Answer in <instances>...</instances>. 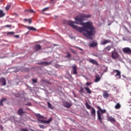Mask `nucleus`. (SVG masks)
Masks as SVG:
<instances>
[{"label": "nucleus", "mask_w": 131, "mask_h": 131, "mask_svg": "<svg viewBox=\"0 0 131 131\" xmlns=\"http://www.w3.org/2000/svg\"><path fill=\"white\" fill-rule=\"evenodd\" d=\"M72 71H73V74H74V75H77V66L76 65L74 64L72 67Z\"/></svg>", "instance_id": "8"}, {"label": "nucleus", "mask_w": 131, "mask_h": 131, "mask_svg": "<svg viewBox=\"0 0 131 131\" xmlns=\"http://www.w3.org/2000/svg\"><path fill=\"white\" fill-rule=\"evenodd\" d=\"M4 27H7V28H10L12 27V26L11 25H7L6 26H4Z\"/></svg>", "instance_id": "35"}, {"label": "nucleus", "mask_w": 131, "mask_h": 131, "mask_svg": "<svg viewBox=\"0 0 131 131\" xmlns=\"http://www.w3.org/2000/svg\"><path fill=\"white\" fill-rule=\"evenodd\" d=\"M14 33H14L13 32H8L7 33V34H8V35H10V34H14Z\"/></svg>", "instance_id": "36"}, {"label": "nucleus", "mask_w": 131, "mask_h": 131, "mask_svg": "<svg viewBox=\"0 0 131 131\" xmlns=\"http://www.w3.org/2000/svg\"><path fill=\"white\" fill-rule=\"evenodd\" d=\"M14 37H16V38H19V37H20V36H19V35H16L14 36Z\"/></svg>", "instance_id": "39"}, {"label": "nucleus", "mask_w": 131, "mask_h": 131, "mask_svg": "<svg viewBox=\"0 0 131 131\" xmlns=\"http://www.w3.org/2000/svg\"><path fill=\"white\" fill-rule=\"evenodd\" d=\"M96 108L97 109H98V110L97 111V119H98L100 123H102L103 122L102 120L104 119V114L106 113V112H107V111L105 109L102 110L100 106H97Z\"/></svg>", "instance_id": "2"}, {"label": "nucleus", "mask_w": 131, "mask_h": 131, "mask_svg": "<svg viewBox=\"0 0 131 131\" xmlns=\"http://www.w3.org/2000/svg\"><path fill=\"white\" fill-rule=\"evenodd\" d=\"M32 22V21H31V19H30L29 21V24H31Z\"/></svg>", "instance_id": "42"}, {"label": "nucleus", "mask_w": 131, "mask_h": 131, "mask_svg": "<svg viewBox=\"0 0 131 131\" xmlns=\"http://www.w3.org/2000/svg\"><path fill=\"white\" fill-rule=\"evenodd\" d=\"M32 80L33 83H36V82H37V80L36 79H32Z\"/></svg>", "instance_id": "31"}, {"label": "nucleus", "mask_w": 131, "mask_h": 131, "mask_svg": "<svg viewBox=\"0 0 131 131\" xmlns=\"http://www.w3.org/2000/svg\"><path fill=\"white\" fill-rule=\"evenodd\" d=\"M96 78L95 80V82H98V81H100L101 80V77H100V76L99 75H97L95 76Z\"/></svg>", "instance_id": "20"}, {"label": "nucleus", "mask_w": 131, "mask_h": 131, "mask_svg": "<svg viewBox=\"0 0 131 131\" xmlns=\"http://www.w3.org/2000/svg\"><path fill=\"white\" fill-rule=\"evenodd\" d=\"M52 62L53 61H41L38 63V64L44 65V66H49V65H51V64H52Z\"/></svg>", "instance_id": "7"}, {"label": "nucleus", "mask_w": 131, "mask_h": 131, "mask_svg": "<svg viewBox=\"0 0 131 131\" xmlns=\"http://www.w3.org/2000/svg\"><path fill=\"white\" fill-rule=\"evenodd\" d=\"M24 113H25V112L23 111V108H19L17 111V114L18 115H20L21 116H22L23 114H24Z\"/></svg>", "instance_id": "14"}, {"label": "nucleus", "mask_w": 131, "mask_h": 131, "mask_svg": "<svg viewBox=\"0 0 131 131\" xmlns=\"http://www.w3.org/2000/svg\"><path fill=\"white\" fill-rule=\"evenodd\" d=\"M4 101H7V98H2L0 101V106H4Z\"/></svg>", "instance_id": "23"}, {"label": "nucleus", "mask_w": 131, "mask_h": 131, "mask_svg": "<svg viewBox=\"0 0 131 131\" xmlns=\"http://www.w3.org/2000/svg\"><path fill=\"white\" fill-rule=\"evenodd\" d=\"M130 3H131V0H130Z\"/></svg>", "instance_id": "46"}, {"label": "nucleus", "mask_w": 131, "mask_h": 131, "mask_svg": "<svg viewBox=\"0 0 131 131\" xmlns=\"http://www.w3.org/2000/svg\"><path fill=\"white\" fill-rule=\"evenodd\" d=\"M91 15L82 14L75 18V20L77 21V22L75 23L76 24L82 25L83 26V27H77L74 25L75 23L71 20H69L68 24L69 26L72 27L73 29H75V30L79 32H81L85 36L89 38V39H93V37H92L96 34V28L93 27V23L90 21L82 23L85 18H91ZM78 22H79V23H78Z\"/></svg>", "instance_id": "1"}, {"label": "nucleus", "mask_w": 131, "mask_h": 131, "mask_svg": "<svg viewBox=\"0 0 131 131\" xmlns=\"http://www.w3.org/2000/svg\"><path fill=\"white\" fill-rule=\"evenodd\" d=\"M67 58H70L71 57V54L69 52H68V55L66 56Z\"/></svg>", "instance_id": "33"}, {"label": "nucleus", "mask_w": 131, "mask_h": 131, "mask_svg": "<svg viewBox=\"0 0 131 131\" xmlns=\"http://www.w3.org/2000/svg\"><path fill=\"white\" fill-rule=\"evenodd\" d=\"M24 20L25 22H26V21H28V19H26V18H25V19H24Z\"/></svg>", "instance_id": "43"}, {"label": "nucleus", "mask_w": 131, "mask_h": 131, "mask_svg": "<svg viewBox=\"0 0 131 131\" xmlns=\"http://www.w3.org/2000/svg\"><path fill=\"white\" fill-rule=\"evenodd\" d=\"M36 117L38 119V121L40 122H43L44 123H50L53 120V118H50L48 120L45 121L41 119H43V116H41L39 114H38L36 115Z\"/></svg>", "instance_id": "3"}, {"label": "nucleus", "mask_w": 131, "mask_h": 131, "mask_svg": "<svg viewBox=\"0 0 131 131\" xmlns=\"http://www.w3.org/2000/svg\"><path fill=\"white\" fill-rule=\"evenodd\" d=\"M111 42L110 40L103 39L102 41H101L100 45L101 46H104L105 45H107V43H109Z\"/></svg>", "instance_id": "9"}, {"label": "nucleus", "mask_w": 131, "mask_h": 131, "mask_svg": "<svg viewBox=\"0 0 131 131\" xmlns=\"http://www.w3.org/2000/svg\"><path fill=\"white\" fill-rule=\"evenodd\" d=\"M103 97L104 99H107V98H109V94L107 93V91H104L103 94Z\"/></svg>", "instance_id": "19"}, {"label": "nucleus", "mask_w": 131, "mask_h": 131, "mask_svg": "<svg viewBox=\"0 0 131 131\" xmlns=\"http://www.w3.org/2000/svg\"><path fill=\"white\" fill-rule=\"evenodd\" d=\"M121 107V105L119 103H117V104L115 105V109H119Z\"/></svg>", "instance_id": "25"}, {"label": "nucleus", "mask_w": 131, "mask_h": 131, "mask_svg": "<svg viewBox=\"0 0 131 131\" xmlns=\"http://www.w3.org/2000/svg\"><path fill=\"white\" fill-rule=\"evenodd\" d=\"M6 14L4 13V11L0 10V18H3V17H5Z\"/></svg>", "instance_id": "21"}, {"label": "nucleus", "mask_w": 131, "mask_h": 131, "mask_svg": "<svg viewBox=\"0 0 131 131\" xmlns=\"http://www.w3.org/2000/svg\"><path fill=\"white\" fill-rule=\"evenodd\" d=\"M84 90H85L87 94H89L90 95H91V94H92V91L91 90V89H90V88H89L88 86H86L84 88Z\"/></svg>", "instance_id": "18"}, {"label": "nucleus", "mask_w": 131, "mask_h": 131, "mask_svg": "<svg viewBox=\"0 0 131 131\" xmlns=\"http://www.w3.org/2000/svg\"><path fill=\"white\" fill-rule=\"evenodd\" d=\"M0 82L2 84V85H6L7 82H6V79L5 78H0Z\"/></svg>", "instance_id": "13"}, {"label": "nucleus", "mask_w": 131, "mask_h": 131, "mask_svg": "<svg viewBox=\"0 0 131 131\" xmlns=\"http://www.w3.org/2000/svg\"><path fill=\"white\" fill-rule=\"evenodd\" d=\"M10 8H11V5H8V6H6V10L7 11H8Z\"/></svg>", "instance_id": "34"}, {"label": "nucleus", "mask_w": 131, "mask_h": 131, "mask_svg": "<svg viewBox=\"0 0 131 131\" xmlns=\"http://www.w3.org/2000/svg\"><path fill=\"white\" fill-rule=\"evenodd\" d=\"M107 121L111 122H116V120L113 117H109L107 119Z\"/></svg>", "instance_id": "17"}, {"label": "nucleus", "mask_w": 131, "mask_h": 131, "mask_svg": "<svg viewBox=\"0 0 131 131\" xmlns=\"http://www.w3.org/2000/svg\"><path fill=\"white\" fill-rule=\"evenodd\" d=\"M81 54H83V52H81Z\"/></svg>", "instance_id": "44"}, {"label": "nucleus", "mask_w": 131, "mask_h": 131, "mask_svg": "<svg viewBox=\"0 0 131 131\" xmlns=\"http://www.w3.org/2000/svg\"><path fill=\"white\" fill-rule=\"evenodd\" d=\"M27 29H29L30 30H32L33 31H36V29H35L33 27L27 26Z\"/></svg>", "instance_id": "22"}, {"label": "nucleus", "mask_w": 131, "mask_h": 131, "mask_svg": "<svg viewBox=\"0 0 131 131\" xmlns=\"http://www.w3.org/2000/svg\"><path fill=\"white\" fill-rule=\"evenodd\" d=\"M112 49V46L109 45L107 46L106 47H105L104 49L103 50V52H106V51H109L110 50Z\"/></svg>", "instance_id": "16"}, {"label": "nucleus", "mask_w": 131, "mask_h": 131, "mask_svg": "<svg viewBox=\"0 0 131 131\" xmlns=\"http://www.w3.org/2000/svg\"><path fill=\"white\" fill-rule=\"evenodd\" d=\"M117 73L115 76L116 77H117L118 79H120L121 78V73H120V71L118 70H114L113 72L112 73V74L113 75H114V73Z\"/></svg>", "instance_id": "4"}, {"label": "nucleus", "mask_w": 131, "mask_h": 131, "mask_svg": "<svg viewBox=\"0 0 131 131\" xmlns=\"http://www.w3.org/2000/svg\"><path fill=\"white\" fill-rule=\"evenodd\" d=\"M83 92H84V90H83V88L82 87V88H81V89L80 90V92L81 93H83Z\"/></svg>", "instance_id": "37"}, {"label": "nucleus", "mask_w": 131, "mask_h": 131, "mask_svg": "<svg viewBox=\"0 0 131 131\" xmlns=\"http://www.w3.org/2000/svg\"><path fill=\"white\" fill-rule=\"evenodd\" d=\"M124 54H127L128 55H131V49L128 47H126L122 50Z\"/></svg>", "instance_id": "6"}, {"label": "nucleus", "mask_w": 131, "mask_h": 131, "mask_svg": "<svg viewBox=\"0 0 131 131\" xmlns=\"http://www.w3.org/2000/svg\"><path fill=\"white\" fill-rule=\"evenodd\" d=\"M89 46L90 48H95V47H98V43L96 41H93L90 43Z\"/></svg>", "instance_id": "12"}, {"label": "nucleus", "mask_w": 131, "mask_h": 131, "mask_svg": "<svg viewBox=\"0 0 131 131\" xmlns=\"http://www.w3.org/2000/svg\"><path fill=\"white\" fill-rule=\"evenodd\" d=\"M34 49L36 52H37V51H40V50H41V46L39 45H36L34 46Z\"/></svg>", "instance_id": "11"}, {"label": "nucleus", "mask_w": 131, "mask_h": 131, "mask_svg": "<svg viewBox=\"0 0 131 131\" xmlns=\"http://www.w3.org/2000/svg\"><path fill=\"white\" fill-rule=\"evenodd\" d=\"M111 57L113 59H118L119 58V54H118V53L116 51H113L112 52Z\"/></svg>", "instance_id": "5"}, {"label": "nucleus", "mask_w": 131, "mask_h": 131, "mask_svg": "<svg viewBox=\"0 0 131 131\" xmlns=\"http://www.w3.org/2000/svg\"><path fill=\"white\" fill-rule=\"evenodd\" d=\"M91 84H93V83L92 82H87L86 83V85H87L88 86H90V85H91Z\"/></svg>", "instance_id": "32"}, {"label": "nucleus", "mask_w": 131, "mask_h": 131, "mask_svg": "<svg viewBox=\"0 0 131 131\" xmlns=\"http://www.w3.org/2000/svg\"><path fill=\"white\" fill-rule=\"evenodd\" d=\"M78 50H79V51H83V50L79 47H78Z\"/></svg>", "instance_id": "41"}, {"label": "nucleus", "mask_w": 131, "mask_h": 131, "mask_svg": "<svg viewBox=\"0 0 131 131\" xmlns=\"http://www.w3.org/2000/svg\"><path fill=\"white\" fill-rule=\"evenodd\" d=\"M90 63H91V64H93V65H96V66H99V63H98V61L95 59H90L89 60Z\"/></svg>", "instance_id": "10"}, {"label": "nucleus", "mask_w": 131, "mask_h": 131, "mask_svg": "<svg viewBox=\"0 0 131 131\" xmlns=\"http://www.w3.org/2000/svg\"><path fill=\"white\" fill-rule=\"evenodd\" d=\"M48 106L50 109H53V106H52V104L49 102H47Z\"/></svg>", "instance_id": "26"}, {"label": "nucleus", "mask_w": 131, "mask_h": 131, "mask_svg": "<svg viewBox=\"0 0 131 131\" xmlns=\"http://www.w3.org/2000/svg\"><path fill=\"white\" fill-rule=\"evenodd\" d=\"M26 105L27 106H31V103L29 102L27 104H26Z\"/></svg>", "instance_id": "38"}, {"label": "nucleus", "mask_w": 131, "mask_h": 131, "mask_svg": "<svg viewBox=\"0 0 131 131\" xmlns=\"http://www.w3.org/2000/svg\"><path fill=\"white\" fill-rule=\"evenodd\" d=\"M25 11H28V12H29L30 13H35V12H34V11H33L32 9H28Z\"/></svg>", "instance_id": "28"}, {"label": "nucleus", "mask_w": 131, "mask_h": 131, "mask_svg": "<svg viewBox=\"0 0 131 131\" xmlns=\"http://www.w3.org/2000/svg\"><path fill=\"white\" fill-rule=\"evenodd\" d=\"M72 53H73V54H76V51H74V50H72Z\"/></svg>", "instance_id": "40"}, {"label": "nucleus", "mask_w": 131, "mask_h": 131, "mask_svg": "<svg viewBox=\"0 0 131 131\" xmlns=\"http://www.w3.org/2000/svg\"><path fill=\"white\" fill-rule=\"evenodd\" d=\"M85 105L87 109H91L92 108V106H91L88 102H86Z\"/></svg>", "instance_id": "27"}, {"label": "nucleus", "mask_w": 131, "mask_h": 131, "mask_svg": "<svg viewBox=\"0 0 131 131\" xmlns=\"http://www.w3.org/2000/svg\"><path fill=\"white\" fill-rule=\"evenodd\" d=\"M38 126L40 127V128H42L43 129L46 128V127L43 125L39 124Z\"/></svg>", "instance_id": "29"}, {"label": "nucleus", "mask_w": 131, "mask_h": 131, "mask_svg": "<svg viewBox=\"0 0 131 131\" xmlns=\"http://www.w3.org/2000/svg\"><path fill=\"white\" fill-rule=\"evenodd\" d=\"M64 106L66 107V108H70V107H71V104L68 102H66L64 103Z\"/></svg>", "instance_id": "24"}, {"label": "nucleus", "mask_w": 131, "mask_h": 131, "mask_svg": "<svg viewBox=\"0 0 131 131\" xmlns=\"http://www.w3.org/2000/svg\"><path fill=\"white\" fill-rule=\"evenodd\" d=\"M49 10V7H46L42 9V12H47Z\"/></svg>", "instance_id": "30"}, {"label": "nucleus", "mask_w": 131, "mask_h": 131, "mask_svg": "<svg viewBox=\"0 0 131 131\" xmlns=\"http://www.w3.org/2000/svg\"><path fill=\"white\" fill-rule=\"evenodd\" d=\"M100 2H102V0H99Z\"/></svg>", "instance_id": "45"}, {"label": "nucleus", "mask_w": 131, "mask_h": 131, "mask_svg": "<svg viewBox=\"0 0 131 131\" xmlns=\"http://www.w3.org/2000/svg\"><path fill=\"white\" fill-rule=\"evenodd\" d=\"M91 115L93 117H96V109H95V107L91 108Z\"/></svg>", "instance_id": "15"}]
</instances>
